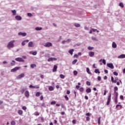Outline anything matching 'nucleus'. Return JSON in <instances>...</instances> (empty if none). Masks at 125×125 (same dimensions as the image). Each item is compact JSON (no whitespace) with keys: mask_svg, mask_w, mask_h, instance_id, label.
Wrapping results in <instances>:
<instances>
[{"mask_svg":"<svg viewBox=\"0 0 125 125\" xmlns=\"http://www.w3.org/2000/svg\"><path fill=\"white\" fill-rule=\"evenodd\" d=\"M29 87L30 88H40V86H33L32 85H30L29 86Z\"/></svg>","mask_w":125,"mask_h":125,"instance_id":"dca6fc26","label":"nucleus"},{"mask_svg":"<svg viewBox=\"0 0 125 125\" xmlns=\"http://www.w3.org/2000/svg\"><path fill=\"white\" fill-rule=\"evenodd\" d=\"M51 104L52 105H55V104H56V102H55V101H52V102H51Z\"/></svg>","mask_w":125,"mask_h":125,"instance_id":"a18cd8bd","label":"nucleus"},{"mask_svg":"<svg viewBox=\"0 0 125 125\" xmlns=\"http://www.w3.org/2000/svg\"><path fill=\"white\" fill-rule=\"evenodd\" d=\"M16 61H18V62H24V60L21 58H16L15 59Z\"/></svg>","mask_w":125,"mask_h":125,"instance_id":"39448f33","label":"nucleus"},{"mask_svg":"<svg viewBox=\"0 0 125 125\" xmlns=\"http://www.w3.org/2000/svg\"><path fill=\"white\" fill-rule=\"evenodd\" d=\"M77 62H78V60H74V61H73L72 62L73 65H75V64H76Z\"/></svg>","mask_w":125,"mask_h":125,"instance_id":"f704fd0d","label":"nucleus"},{"mask_svg":"<svg viewBox=\"0 0 125 125\" xmlns=\"http://www.w3.org/2000/svg\"><path fill=\"white\" fill-rule=\"evenodd\" d=\"M35 30L36 31H42V27H37L35 28Z\"/></svg>","mask_w":125,"mask_h":125,"instance_id":"393cba45","label":"nucleus"},{"mask_svg":"<svg viewBox=\"0 0 125 125\" xmlns=\"http://www.w3.org/2000/svg\"><path fill=\"white\" fill-rule=\"evenodd\" d=\"M86 72L88 74H89V75H91V73L90 72V70H89V68L87 67L86 68Z\"/></svg>","mask_w":125,"mask_h":125,"instance_id":"7c9ffc66","label":"nucleus"},{"mask_svg":"<svg viewBox=\"0 0 125 125\" xmlns=\"http://www.w3.org/2000/svg\"><path fill=\"white\" fill-rule=\"evenodd\" d=\"M86 84L87 85H90V82H89V81H87Z\"/></svg>","mask_w":125,"mask_h":125,"instance_id":"6e6d98bb","label":"nucleus"},{"mask_svg":"<svg viewBox=\"0 0 125 125\" xmlns=\"http://www.w3.org/2000/svg\"><path fill=\"white\" fill-rule=\"evenodd\" d=\"M74 51V49H71L68 51V53L71 54V55H73V52Z\"/></svg>","mask_w":125,"mask_h":125,"instance_id":"4be33fe9","label":"nucleus"},{"mask_svg":"<svg viewBox=\"0 0 125 125\" xmlns=\"http://www.w3.org/2000/svg\"><path fill=\"white\" fill-rule=\"evenodd\" d=\"M34 115H35V116H39V115H40V113H39V112H35V113H34Z\"/></svg>","mask_w":125,"mask_h":125,"instance_id":"603ef678","label":"nucleus"},{"mask_svg":"<svg viewBox=\"0 0 125 125\" xmlns=\"http://www.w3.org/2000/svg\"><path fill=\"white\" fill-rule=\"evenodd\" d=\"M103 63L104 65H106V60L105 59H103Z\"/></svg>","mask_w":125,"mask_h":125,"instance_id":"de8ad7c7","label":"nucleus"},{"mask_svg":"<svg viewBox=\"0 0 125 125\" xmlns=\"http://www.w3.org/2000/svg\"><path fill=\"white\" fill-rule=\"evenodd\" d=\"M111 94H109L107 99V105H109L110 104V102L111 101Z\"/></svg>","mask_w":125,"mask_h":125,"instance_id":"1a4fd4ad","label":"nucleus"},{"mask_svg":"<svg viewBox=\"0 0 125 125\" xmlns=\"http://www.w3.org/2000/svg\"><path fill=\"white\" fill-rule=\"evenodd\" d=\"M120 99H121V100H124V96L121 95V96H120Z\"/></svg>","mask_w":125,"mask_h":125,"instance_id":"4d7b16f0","label":"nucleus"},{"mask_svg":"<svg viewBox=\"0 0 125 125\" xmlns=\"http://www.w3.org/2000/svg\"><path fill=\"white\" fill-rule=\"evenodd\" d=\"M91 40H92V41H93L94 42H98V39H97V38H96V37H94L93 36H92L91 37Z\"/></svg>","mask_w":125,"mask_h":125,"instance_id":"f3484780","label":"nucleus"},{"mask_svg":"<svg viewBox=\"0 0 125 125\" xmlns=\"http://www.w3.org/2000/svg\"><path fill=\"white\" fill-rule=\"evenodd\" d=\"M86 116H90V113H86Z\"/></svg>","mask_w":125,"mask_h":125,"instance_id":"69168bd1","label":"nucleus"},{"mask_svg":"<svg viewBox=\"0 0 125 125\" xmlns=\"http://www.w3.org/2000/svg\"><path fill=\"white\" fill-rule=\"evenodd\" d=\"M98 80L99 81H101V77L100 76H98Z\"/></svg>","mask_w":125,"mask_h":125,"instance_id":"13d9d810","label":"nucleus"},{"mask_svg":"<svg viewBox=\"0 0 125 125\" xmlns=\"http://www.w3.org/2000/svg\"><path fill=\"white\" fill-rule=\"evenodd\" d=\"M85 99H86V100H88V97H87V96H85Z\"/></svg>","mask_w":125,"mask_h":125,"instance_id":"bf43d9fd","label":"nucleus"},{"mask_svg":"<svg viewBox=\"0 0 125 125\" xmlns=\"http://www.w3.org/2000/svg\"><path fill=\"white\" fill-rule=\"evenodd\" d=\"M27 16H28V17H32V16H33V15H32L31 13H27Z\"/></svg>","mask_w":125,"mask_h":125,"instance_id":"ea45409f","label":"nucleus"},{"mask_svg":"<svg viewBox=\"0 0 125 125\" xmlns=\"http://www.w3.org/2000/svg\"><path fill=\"white\" fill-rule=\"evenodd\" d=\"M72 39H67V40H63L62 42V44H65V43H69L71 42Z\"/></svg>","mask_w":125,"mask_h":125,"instance_id":"7ed1b4c3","label":"nucleus"},{"mask_svg":"<svg viewBox=\"0 0 125 125\" xmlns=\"http://www.w3.org/2000/svg\"><path fill=\"white\" fill-rule=\"evenodd\" d=\"M38 52L37 51H30L29 52L30 54H32V55H37V53Z\"/></svg>","mask_w":125,"mask_h":125,"instance_id":"2eb2a0df","label":"nucleus"},{"mask_svg":"<svg viewBox=\"0 0 125 125\" xmlns=\"http://www.w3.org/2000/svg\"><path fill=\"white\" fill-rule=\"evenodd\" d=\"M40 77L41 79H43V78H44V76H43V75H41Z\"/></svg>","mask_w":125,"mask_h":125,"instance_id":"680f3d73","label":"nucleus"},{"mask_svg":"<svg viewBox=\"0 0 125 125\" xmlns=\"http://www.w3.org/2000/svg\"><path fill=\"white\" fill-rule=\"evenodd\" d=\"M70 90H67V91H66V93H67V94H70Z\"/></svg>","mask_w":125,"mask_h":125,"instance_id":"e2e57ef3","label":"nucleus"},{"mask_svg":"<svg viewBox=\"0 0 125 125\" xmlns=\"http://www.w3.org/2000/svg\"><path fill=\"white\" fill-rule=\"evenodd\" d=\"M14 42H15V40H12L8 42L7 47L8 49H10V48H13L14 47Z\"/></svg>","mask_w":125,"mask_h":125,"instance_id":"f257e3e1","label":"nucleus"},{"mask_svg":"<svg viewBox=\"0 0 125 125\" xmlns=\"http://www.w3.org/2000/svg\"><path fill=\"white\" fill-rule=\"evenodd\" d=\"M111 82L112 83H117V81L114 80V77H113V76H111Z\"/></svg>","mask_w":125,"mask_h":125,"instance_id":"bb28decb","label":"nucleus"},{"mask_svg":"<svg viewBox=\"0 0 125 125\" xmlns=\"http://www.w3.org/2000/svg\"><path fill=\"white\" fill-rule=\"evenodd\" d=\"M79 90H80V91H81V92H83V90H84V89H83V87H82L80 88Z\"/></svg>","mask_w":125,"mask_h":125,"instance_id":"e433bc0d","label":"nucleus"},{"mask_svg":"<svg viewBox=\"0 0 125 125\" xmlns=\"http://www.w3.org/2000/svg\"><path fill=\"white\" fill-rule=\"evenodd\" d=\"M86 92L87 93H90L91 92V89L90 88H88L86 89Z\"/></svg>","mask_w":125,"mask_h":125,"instance_id":"412c9836","label":"nucleus"},{"mask_svg":"<svg viewBox=\"0 0 125 125\" xmlns=\"http://www.w3.org/2000/svg\"><path fill=\"white\" fill-rule=\"evenodd\" d=\"M76 87L77 89H79L80 88V86H79V85H76Z\"/></svg>","mask_w":125,"mask_h":125,"instance_id":"0e129e2a","label":"nucleus"},{"mask_svg":"<svg viewBox=\"0 0 125 125\" xmlns=\"http://www.w3.org/2000/svg\"><path fill=\"white\" fill-rule=\"evenodd\" d=\"M74 58H79V55L78 54H75L74 55Z\"/></svg>","mask_w":125,"mask_h":125,"instance_id":"37998d69","label":"nucleus"},{"mask_svg":"<svg viewBox=\"0 0 125 125\" xmlns=\"http://www.w3.org/2000/svg\"><path fill=\"white\" fill-rule=\"evenodd\" d=\"M56 71H57V65H55L53 69V72H56Z\"/></svg>","mask_w":125,"mask_h":125,"instance_id":"6ab92c4d","label":"nucleus"},{"mask_svg":"<svg viewBox=\"0 0 125 125\" xmlns=\"http://www.w3.org/2000/svg\"><path fill=\"white\" fill-rule=\"evenodd\" d=\"M18 113L19 115H23V111H22V110H19L18 111Z\"/></svg>","mask_w":125,"mask_h":125,"instance_id":"b1692460","label":"nucleus"},{"mask_svg":"<svg viewBox=\"0 0 125 125\" xmlns=\"http://www.w3.org/2000/svg\"><path fill=\"white\" fill-rule=\"evenodd\" d=\"M93 68H94L95 69H96V66H95V64H93Z\"/></svg>","mask_w":125,"mask_h":125,"instance_id":"052dcab7","label":"nucleus"},{"mask_svg":"<svg viewBox=\"0 0 125 125\" xmlns=\"http://www.w3.org/2000/svg\"><path fill=\"white\" fill-rule=\"evenodd\" d=\"M35 46V43L32 42H30L28 43V47H34Z\"/></svg>","mask_w":125,"mask_h":125,"instance_id":"9d476101","label":"nucleus"},{"mask_svg":"<svg viewBox=\"0 0 125 125\" xmlns=\"http://www.w3.org/2000/svg\"><path fill=\"white\" fill-rule=\"evenodd\" d=\"M22 110H24V111H26V110H27V107L26 106H22Z\"/></svg>","mask_w":125,"mask_h":125,"instance_id":"3c124183","label":"nucleus"},{"mask_svg":"<svg viewBox=\"0 0 125 125\" xmlns=\"http://www.w3.org/2000/svg\"><path fill=\"white\" fill-rule=\"evenodd\" d=\"M114 97L115 98H118V92L117 91H115V92H114Z\"/></svg>","mask_w":125,"mask_h":125,"instance_id":"2f4dec72","label":"nucleus"},{"mask_svg":"<svg viewBox=\"0 0 125 125\" xmlns=\"http://www.w3.org/2000/svg\"><path fill=\"white\" fill-rule=\"evenodd\" d=\"M101 119V117H99L98 119V125H100V120Z\"/></svg>","mask_w":125,"mask_h":125,"instance_id":"49530a36","label":"nucleus"},{"mask_svg":"<svg viewBox=\"0 0 125 125\" xmlns=\"http://www.w3.org/2000/svg\"><path fill=\"white\" fill-rule=\"evenodd\" d=\"M43 46H45V47H50V46H52V43L47 42L43 44Z\"/></svg>","mask_w":125,"mask_h":125,"instance_id":"f03ea898","label":"nucleus"},{"mask_svg":"<svg viewBox=\"0 0 125 125\" xmlns=\"http://www.w3.org/2000/svg\"><path fill=\"white\" fill-rule=\"evenodd\" d=\"M7 62H6V61H4V62H3V64H7Z\"/></svg>","mask_w":125,"mask_h":125,"instance_id":"338daca9","label":"nucleus"},{"mask_svg":"<svg viewBox=\"0 0 125 125\" xmlns=\"http://www.w3.org/2000/svg\"><path fill=\"white\" fill-rule=\"evenodd\" d=\"M115 91H118V87L115 86L114 88V92H115Z\"/></svg>","mask_w":125,"mask_h":125,"instance_id":"4c0bfd02","label":"nucleus"},{"mask_svg":"<svg viewBox=\"0 0 125 125\" xmlns=\"http://www.w3.org/2000/svg\"><path fill=\"white\" fill-rule=\"evenodd\" d=\"M25 76V74H24V73H22L20 75H19L17 77V80H20L21 79H22V78H24Z\"/></svg>","mask_w":125,"mask_h":125,"instance_id":"20e7f679","label":"nucleus"},{"mask_svg":"<svg viewBox=\"0 0 125 125\" xmlns=\"http://www.w3.org/2000/svg\"><path fill=\"white\" fill-rule=\"evenodd\" d=\"M40 99L41 100H42V99H43V97L42 96H41Z\"/></svg>","mask_w":125,"mask_h":125,"instance_id":"774afa93","label":"nucleus"},{"mask_svg":"<svg viewBox=\"0 0 125 125\" xmlns=\"http://www.w3.org/2000/svg\"><path fill=\"white\" fill-rule=\"evenodd\" d=\"M107 66L110 69H114V65L112 63H107Z\"/></svg>","mask_w":125,"mask_h":125,"instance_id":"6e6552de","label":"nucleus"},{"mask_svg":"<svg viewBox=\"0 0 125 125\" xmlns=\"http://www.w3.org/2000/svg\"><path fill=\"white\" fill-rule=\"evenodd\" d=\"M15 64H16V62L14 61H12V62H11V66H15Z\"/></svg>","mask_w":125,"mask_h":125,"instance_id":"cd10ccee","label":"nucleus"},{"mask_svg":"<svg viewBox=\"0 0 125 125\" xmlns=\"http://www.w3.org/2000/svg\"><path fill=\"white\" fill-rule=\"evenodd\" d=\"M74 26H75V27H81V25L80 24H79V23H75L74 24Z\"/></svg>","mask_w":125,"mask_h":125,"instance_id":"c9c22d12","label":"nucleus"},{"mask_svg":"<svg viewBox=\"0 0 125 125\" xmlns=\"http://www.w3.org/2000/svg\"><path fill=\"white\" fill-rule=\"evenodd\" d=\"M20 69V67H15L14 68H13L11 69V72H16L17 70H19Z\"/></svg>","mask_w":125,"mask_h":125,"instance_id":"9b49d317","label":"nucleus"},{"mask_svg":"<svg viewBox=\"0 0 125 125\" xmlns=\"http://www.w3.org/2000/svg\"><path fill=\"white\" fill-rule=\"evenodd\" d=\"M15 19L18 21H21L22 20V17L20 16H16L15 17Z\"/></svg>","mask_w":125,"mask_h":125,"instance_id":"ddd939ff","label":"nucleus"},{"mask_svg":"<svg viewBox=\"0 0 125 125\" xmlns=\"http://www.w3.org/2000/svg\"><path fill=\"white\" fill-rule=\"evenodd\" d=\"M64 98H65V99L66 100H67V101L69 100V98H68V96H67V95H65V96H64Z\"/></svg>","mask_w":125,"mask_h":125,"instance_id":"864d4df0","label":"nucleus"},{"mask_svg":"<svg viewBox=\"0 0 125 125\" xmlns=\"http://www.w3.org/2000/svg\"><path fill=\"white\" fill-rule=\"evenodd\" d=\"M54 90V88H53V86H49V90H50V91H52Z\"/></svg>","mask_w":125,"mask_h":125,"instance_id":"c756f323","label":"nucleus"},{"mask_svg":"<svg viewBox=\"0 0 125 125\" xmlns=\"http://www.w3.org/2000/svg\"><path fill=\"white\" fill-rule=\"evenodd\" d=\"M118 58L120 59L125 58V54H122L118 57Z\"/></svg>","mask_w":125,"mask_h":125,"instance_id":"4468645a","label":"nucleus"},{"mask_svg":"<svg viewBox=\"0 0 125 125\" xmlns=\"http://www.w3.org/2000/svg\"><path fill=\"white\" fill-rule=\"evenodd\" d=\"M48 62H50L51 61H57V59L56 58H50L47 60Z\"/></svg>","mask_w":125,"mask_h":125,"instance_id":"423d86ee","label":"nucleus"},{"mask_svg":"<svg viewBox=\"0 0 125 125\" xmlns=\"http://www.w3.org/2000/svg\"><path fill=\"white\" fill-rule=\"evenodd\" d=\"M73 73H74V76H77V75H78V71H77L76 70L74 71Z\"/></svg>","mask_w":125,"mask_h":125,"instance_id":"79ce46f5","label":"nucleus"},{"mask_svg":"<svg viewBox=\"0 0 125 125\" xmlns=\"http://www.w3.org/2000/svg\"><path fill=\"white\" fill-rule=\"evenodd\" d=\"M115 104H117L118 103V98H115V100H114Z\"/></svg>","mask_w":125,"mask_h":125,"instance_id":"09e8293b","label":"nucleus"},{"mask_svg":"<svg viewBox=\"0 0 125 125\" xmlns=\"http://www.w3.org/2000/svg\"><path fill=\"white\" fill-rule=\"evenodd\" d=\"M18 36H22V37H26L27 36V33L25 32H19L18 33Z\"/></svg>","mask_w":125,"mask_h":125,"instance_id":"0eeeda50","label":"nucleus"},{"mask_svg":"<svg viewBox=\"0 0 125 125\" xmlns=\"http://www.w3.org/2000/svg\"><path fill=\"white\" fill-rule=\"evenodd\" d=\"M11 12H12V13H13V15L14 16H15V15H16L17 14L16 10H12Z\"/></svg>","mask_w":125,"mask_h":125,"instance_id":"5701e85b","label":"nucleus"},{"mask_svg":"<svg viewBox=\"0 0 125 125\" xmlns=\"http://www.w3.org/2000/svg\"><path fill=\"white\" fill-rule=\"evenodd\" d=\"M61 79H64L65 78V76L63 75V74H61L60 75Z\"/></svg>","mask_w":125,"mask_h":125,"instance_id":"58836bf2","label":"nucleus"},{"mask_svg":"<svg viewBox=\"0 0 125 125\" xmlns=\"http://www.w3.org/2000/svg\"><path fill=\"white\" fill-rule=\"evenodd\" d=\"M36 95V96L39 97L40 96V95H41V93H40L39 92H37Z\"/></svg>","mask_w":125,"mask_h":125,"instance_id":"c03bdc74","label":"nucleus"},{"mask_svg":"<svg viewBox=\"0 0 125 125\" xmlns=\"http://www.w3.org/2000/svg\"><path fill=\"white\" fill-rule=\"evenodd\" d=\"M94 72L96 73V74H100V71L99 69H95Z\"/></svg>","mask_w":125,"mask_h":125,"instance_id":"c85d7f7f","label":"nucleus"},{"mask_svg":"<svg viewBox=\"0 0 125 125\" xmlns=\"http://www.w3.org/2000/svg\"><path fill=\"white\" fill-rule=\"evenodd\" d=\"M113 75H114V76H118V75H119V74L117 72L114 71L113 72Z\"/></svg>","mask_w":125,"mask_h":125,"instance_id":"8fccbe9b","label":"nucleus"},{"mask_svg":"<svg viewBox=\"0 0 125 125\" xmlns=\"http://www.w3.org/2000/svg\"><path fill=\"white\" fill-rule=\"evenodd\" d=\"M11 125H15V122L14 121H12L11 123Z\"/></svg>","mask_w":125,"mask_h":125,"instance_id":"5fc2aeb1","label":"nucleus"},{"mask_svg":"<svg viewBox=\"0 0 125 125\" xmlns=\"http://www.w3.org/2000/svg\"><path fill=\"white\" fill-rule=\"evenodd\" d=\"M30 67L31 68H34L35 67H37V65H36V64H31Z\"/></svg>","mask_w":125,"mask_h":125,"instance_id":"473e14b6","label":"nucleus"},{"mask_svg":"<svg viewBox=\"0 0 125 125\" xmlns=\"http://www.w3.org/2000/svg\"><path fill=\"white\" fill-rule=\"evenodd\" d=\"M25 96H26V97H27V98H28V97H29V91H25Z\"/></svg>","mask_w":125,"mask_h":125,"instance_id":"a878e982","label":"nucleus"},{"mask_svg":"<svg viewBox=\"0 0 125 125\" xmlns=\"http://www.w3.org/2000/svg\"><path fill=\"white\" fill-rule=\"evenodd\" d=\"M25 42H29V40H24L23 42H22L21 45L23 46L25 45Z\"/></svg>","mask_w":125,"mask_h":125,"instance_id":"aec40b11","label":"nucleus"},{"mask_svg":"<svg viewBox=\"0 0 125 125\" xmlns=\"http://www.w3.org/2000/svg\"><path fill=\"white\" fill-rule=\"evenodd\" d=\"M112 46L113 48H117V44L115 42H112Z\"/></svg>","mask_w":125,"mask_h":125,"instance_id":"a211bd4d","label":"nucleus"},{"mask_svg":"<svg viewBox=\"0 0 125 125\" xmlns=\"http://www.w3.org/2000/svg\"><path fill=\"white\" fill-rule=\"evenodd\" d=\"M87 48H88V50H92L93 49H94V47L88 46Z\"/></svg>","mask_w":125,"mask_h":125,"instance_id":"72a5a7b5","label":"nucleus"},{"mask_svg":"<svg viewBox=\"0 0 125 125\" xmlns=\"http://www.w3.org/2000/svg\"><path fill=\"white\" fill-rule=\"evenodd\" d=\"M119 6H120L121 7H124V3L121 2L119 3Z\"/></svg>","mask_w":125,"mask_h":125,"instance_id":"a19ab883","label":"nucleus"},{"mask_svg":"<svg viewBox=\"0 0 125 125\" xmlns=\"http://www.w3.org/2000/svg\"><path fill=\"white\" fill-rule=\"evenodd\" d=\"M88 55L90 57H93V56H94V52L92 51H89L88 52Z\"/></svg>","mask_w":125,"mask_h":125,"instance_id":"f8f14e48","label":"nucleus"}]
</instances>
